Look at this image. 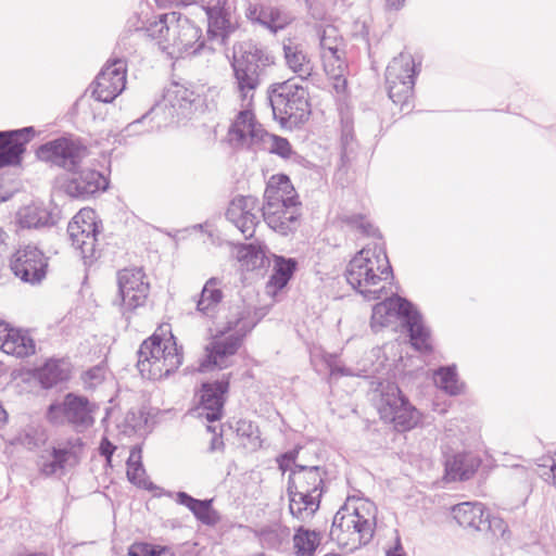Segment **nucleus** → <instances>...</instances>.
<instances>
[{"mask_svg":"<svg viewBox=\"0 0 556 556\" xmlns=\"http://www.w3.org/2000/svg\"><path fill=\"white\" fill-rule=\"evenodd\" d=\"M182 353L169 324H161L138 351L137 367L142 377L162 379L179 368Z\"/></svg>","mask_w":556,"mask_h":556,"instance_id":"nucleus-1","label":"nucleus"},{"mask_svg":"<svg viewBox=\"0 0 556 556\" xmlns=\"http://www.w3.org/2000/svg\"><path fill=\"white\" fill-rule=\"evenodd\" d=\"M265 223L274 231L288 235L294 231L301 217V202L288 176L273 175L265 189L263 205Z\"/></svg>","mask_w":556,"mask_h":556,"instance_id":"nucleus-2","label":"nucleus"},{"mask_svg":"<svg viewBox=\"0 0 556 556\" xmlns=\"http://www.w3.org/2000/svg\"><path fill=\"white\" fill-rule=\"evenodd\" d=\"M392 276L386 251L378 245L363 248L349 263L348 282L359 293L378 299Z\"/></svg>","mask_w":556,"mask_h":556,"instance_id":"nucleus-3","label":"nucleus"},{"mask_svg":"<svg viewBox=\"0 0 556 556\" xmlns=\"http://www.w3.org/2000/svg\"><path fill=\"white\" fill-rule=\"evenodd\" d=\"M144 33L162 51L176 58L193 49L201 38L200 28L178 12L159 15Z\"/></svg>","mask_w":556,"mask_h":556,"instance_id":"nucleus-4","label":"nucleus"},{"mask_svg":"<svg viewBox=\"0 0 556 556\" xmlns=\"http://www.w3.org/2000/svg\"><path fill=\"white\" fill-rule=\"evenodd\" d=\"M376 517L367 501L346 504L334 515L330 535L341 547L354 549L367 543L374 534Z\"/></svg>","mask_w":556,"mask_h":556,"instance_id":"nucleus-5","label":"nucleus"},{"mask_svg":"<svg viewBox=\"0 0 556 556\" xmlns=\"http://www.w3.org/2000/svg\"><path fill=\"white\" fill-rule=\"evenodd\" d=\"M326 470L319 466H296L289 476V509L298 519H308L319 508Z\"/></svg>","mask_w":556,"mask_h":556,"instance_id":"nucleus-6","label":"nucleus"},{"mask_svg":"<svg viewBox=\"0 0 556 556\" xmlns=\"http://www.w3.org/2000/svg\"><path fill=\"white\" fill-rule=\"evenodd\" d=\"M269 100L274 117L282 127H299L311 117L308 90L293 78L273 84L269 88Z\"/></svg>","mask_w":556,"mask_h":556,"instance_id":"nucleus-7","label":"nucleus"},{"mask_svg":"<svg viewBox=\"0 0 556 556\" xmlns=\"http://www.w3.org/2000/svg\"><path fill=\"white\" fill-rule=\"evenodd\" d=\"M417 74L415 59L408 53L394 58L386 71L389 98L401 110L413 109L414 85Z\"/></svg>","mask_w":556,"mask_h":556,"instance_id":"nucleus-8","label":"nucleus"},{"mask_svg":"<svg viewBox=\"0 0 556 556\" xmlns=\"http://www.w3.org/2000/svg\"><path fill=\"white\" fill-rule=\"evenodd\" d=\"M121 306L125 312L143 307L150 296L151 283L142 267H126L116 275Z\"/></svg>","mask_w":556,"mask_h":556,"instance_id":"nucleus-9","label":"nucleus"},{"mask_svg":"<svg viewBox=\"0 0 556 556\" xmlns=\"http://www.w3.org/2000/svg\"><path fill=\"white\" fill-rule=\"evenodd\" d=\"M9 266L15 277L24 282L40 283L47 276L49 258L36 245L18 247L10 256Z\"/></svg>","mask_w":556,"mask_h":556,"instance_id":"nucleus-10","label":"nucleus"},{"mask_svg":"<svg viewBox=\"0 0 556 556\" xmlns=\"http://www.w3.org/2000/svg\"><path fill=\"white\" fill-rule=\"evenodd\" d=\"M495 467V460L486 451L465 450L446 459L445 473L453 481H467L479 470L490 472Z\"/></svg>","mask_w":556,"mask_h":556,"instance_id":"nucleus-11","label":"nucleus"},{"mask_svg":"<svg viewBox=\"0 0 556 556\" xmlns=\"http://www.w3.org/2000/svg\"><path fill=\"white\" fill-rule=\"evenodd\" d=\"M127 63L122 59L108 61L92 84V96L101 102L113 101L125 88Z\"/></svg>","mask_w":556,"mask_h":556,"instance_id":"nucleus-12","label":"nucleus"},{"mask_svg":"<svg viewBox=\"0 0 556 556\" xmlns=\"http://www.w3.org/2000/svg\"><path fill=\"white\" fill-rule=\"evenodd\" d=\"M37 155L41 161L73 170L86 155V149L72 139L59 138L42 144Z\"/></svg>","mask_w":556,"mask_h":556,"instance_id":"nucleus-13","label":"nucleus"},{"mask_svg":"<svg viewBox=\"0 0 556 556\" xmlns=\"http://www.w3.org/2000/svg\"><path fill=\"white\" fill-rule=\"evenodd\" d=\"M93 408L85 396L73 393L65 395L62 404H51L47 412V419L51 424L61 421V413L66 420L76 427H90L93 425Z\"/></svg>","mask_w":556,"mask_h":556,"instance_id":"nucleus-14","label":"nucleus"},{"mask_svg":"<svg viewBox=\"0 0 556 556\" xmlns=\"http://www.w3.org/2000/svg\"><path fill=\"white\" fill-rule=\"evenodd\" d=\"M0 351L9 356L24 359L36 354L37 344L28 329L0 320Z\"/></svg>","mask_w":556,"mask_h":556,"instance_id":"nucleus-15","label":"nucleus"},{"mask_svg":"<svg viewBox=\"0 0 556 556\" xmlns=\"http://www.w3.org/2000/svg\"><path fill=\"white\" fill-rule=\"evenodd\" d=\"M244 333H231L226 336L223 331L212 338L206 346L205 361L201 364V369L226 368L231 365L232 357L236 355L243 342Z\"/></svg>","mask_w":556,"mask_h":556,"instance_id":"nucleus-16","label":"nucleus"},{"mask_svg":"<svg viewBox=\"0 0 556 556\" xmlns=\"http://www.w3.org/2000/svg\"><path fill=\"white\" fill-rule=\"evenodd\" d=\"M67 232L72 245L83 254L93 251L97 241V214L90 207L81 208L68 223Z\"/></svg>","mask_w":556,"mask_h":556,"instance_id":"nucleus-17","label":"nucleus"},{"mask_svg":"<svg viewBox=\"0 0 556 556\" xmlns=\"http://www.w3.org/2000/svg\"><path fill=\"white\" fill-rule=\"evenodd\" d=\"M241 108L242 110L236 115L227 132V140L235 148L258 143L264 131L262 125L256 121L253 106Z\"/></svg>","mask_w":556,"mask_h":556,"instance_id":"nucleus-18","label":"nucleus"},{"mask_svg":"<svg viewBox=\"0 0 556 556\" xmlns=\"http://www.w3.org/2000/svg\"><path fill=\"white\" fill-rule=\"evenodd\" d=\"M70 176L63 184L66 194L72 198H87L109 187L108 178L100 172L91 168L68 170Z\"/></svg>","mask_w":556,"mask_h":556,"instance_id":"nucleus-19","label":"nucleus"},{"mask_svg":"<svg viewBox=\"0 0 556 556\" xmlns=\"http://www.w3.org/2000/svg\"><path fill=\"white\" fill-rule=\"evenodd\" d=\"M258 211V201L251 195H240L233 199L227 210L226 216L244 236L252 238L258 224L256 212Z\"/></svg>","mask_w":556,"mask_h":556,"instance_id":"nucleus-20","label":"nucleus"},{"mask_svg":"<svg viewBox=\"0 0 556 556\" xmlns=\"http://www.w3.org/2000/svg\"><path fill=\"white\" fill-rule=\"evenodd\" d=\"M413 305L400 296L388 298L376 304L371 315V327L379 330L395 325L399 320L405 323L414 313Z\"/></svg>","mask_w":556,"mask_h":556,"instance_id":"nucleus-21","label":"nucleus"},{"mask_svg":"<svg viewBox=\"0 0 556 556\" xmlns=\"http://www.w3.org/2000/svg\"><path fill=\"white\" fill-rule=\"evenodd\" d=\"M229 382L220 380L203 383L200 390L199 409L208 422L218 421L224 414L225 394L228 392Z\"/></svg>","mask_w":556,"mask_h":556,"instance_id":"nucleus-22","label":"nucleus"},{"mask_svg":"<svg viewBox=\"0 0 556 556\" xmlns=\"http://www.w3.org/2000/svg\"><path fill=\"white\" fill-rule=\"evenodd\" d=\"M29 141V129L0 131V168L18 165L25 146Z\"/></svg>","mask_w":556,"mask_h":556,"instance_id":"nucleus-23","label":"nucleus"},{"mask_svg":"<svg viewBox=\"0 0 556 556\" xmlns=\"http://www.w3.org/2000/svg\"><path fill=\"white\" fill-rule=\"evenodd\" d=\"M323 71L332 83L334 92L345 96L348 91L349 64L346 51L319 56Z\"/></svg>","mask_w":556,"mask_h":556,"instance_id":"nucleus-24","label":"nucleus"},{"mask_svg":"<svg viewBox=\"0 0 556 556\" xmlns=\"http://www.w3.org/2000/svg\"><path fill=\"white\" fill-rule=\"evenodd\" d=\"M287 67L302 79H307L314 72V63L303 47L292 39H287L282 46Z\"/></svg>","mask_w":556,"mask_h":556,"instance_id":"nucleus-25","label":"nucleus"},{"mask_svg":"<svg viewBox=\"0 0 556 556\" xmlns=\"http://www.w3.org/2000/svg\"><path fill=\"white\" fill-rule=\"evenodd\" d=\"M237 90L241 101V106H253L254 93L260 85L258 75L255 66L237 61L233 64Z\"/></svg>","mask_w":556,"mask_h":556,"instance_id":"nucleus-26","label":"nucleus"},{"mask_svg":"<svg viewBox=\"0 0 556 556\" xmlns=\"http://www.w3.org/2000/svg\"><path fill=\"white\" fill-rule=\"evenodd\" d=\"M452 513L459 527L471 531H480L488 521L485 508L479 503H460Z\"/></svg>","mask_w":556,"mask_h":556,"instance_id":"nucleus-27","label":"nucleus"},{"mask_svg":"<svg viewBox=\"0 0 556 556\" xmlns=\"http://www.w3.org/2000/svg\"><path fill=\"white\" fill-rule=\"evenodd\" d=\"M273 263V273L266 283V291L268 294L275 296L292 278L296 270L298 262L294 258L275 255Z\"/></svg>","mask_w":556,"mask_h":556,"instance_id":"nucleus-28","label":"nucleus"},{"mask_svg":"<svg viewBox=\"0 0 556 556\" xmlns=\"http://www.w3.org/2000/svg\"><path fill=\"white\" fill-rule=\"evenodd\" d=\"M384 420L393 424L401 431L409 430L418 425L421 414L404 396V403L400 405L396 413H392L389 407H383Z\"/></svg>","mask_w":556,"mask_h":556,"instance_id":"nucleus-29","label":"nucleus"},{"mask_svg":"<svg viewBox=\"0 0 556 556\" xmlns=\"http://www.w3.org/2000/svg\"><path fill=\"white\" fill-rule=\"evenodd\" d=\"M126 467V476L130 483L143 490L154 489L142 465L141 448L139 446H134L130 450Z\"/></svg>","mask_w":556,"mask_h":556,"instance_id":"nucleus-30","label":"nucleus"},{"mask_svg":"<svg viewBox=\"0 0 556 556\" xmlns=\"http://www.w3.org/2000/svg\"><path fill=\"white\" fill-rule=\"evenodd\" d=\"M319 56L346 51V43L338 27L324 26L318 33Z\"/></svg>","mask_w":556,"mask_h":556,"instance_id":"nucleus-31","label":"nucleus"},{"mask_svg":"<svg viewBox=\"0 0 556 556\" xmlns=\"http://www.w3.org/2000/svg\"><path fill=\"white\" fill-rule=\"evenodd\" d=\"M223 298L224 294L220 282L216 278L208 279L198 301V311L205 315L214 314Z\"/></svg>","mask_w":556,"mask_h":556,"instance_id":"nucleus-32","label":"nucleus"},{"mask_svg":"<svg viewBox=\"0 0 556 556\" xmlns=\"http://www.w3.org/2000/svg\"><path fill=\"white\" fill-rule=\"evenodd\" d=\"M409 331V339L412 345L419 352H431V337L429 330L424 326L421 318L417 312L414 311L412 316L406 321Z\"/></svg>","mask_w":556,"mask_h":556,"instance_id":"nucleus-33","label":"nucleus"},{"mask_svg":"<svg viewBox=\"0 0 556 556\" xmlns=\"http://www.w3.org/2000/svg\"><path fill=\"white\" fill-rule=\"evenodd\" d=\"M181 503L187 506L203 523L213 526L218 522L219 515L212 507V501H200L185 493L180 494Z\"/></svg>","mask_w":556,"mask_h":556,"instance_id":"nucleus-34","label":"nucleus"},{"mask_svg":"<svg viewBox=\"0 0 556 556\" xmlns=\"http://www.w3.org/2000/svg\"><path fill=\"white\" fill-rule=\"evenodd\" d=\"M320 534L314 530L299 528L293 535L295 556H314L320 544Z\"/></svg>","mask_w":556,"mask_h":556,"instance_id":"nucleus-35","label":"nucleus"},{"mask_svg":"<svg viewBox=\"0 0 556 556\" xmlns=\"http://www.w3.org/2000/svg\"><path fill=\"white\" fill-rule=\"evenodd\" d=\"M68 372L62 368L61 361L49 359L38 370V379L45 388H51L66 380Z\"/></svg>","mask_w":556,"mask_h":556,"instance_id":"nucleus-36","label":"nucleus"},{"mask_svg":"<svg viewBox=\"0 0 556 556\" xmlns=\"http://www.w3.org/2000/svg\"><path fill=\"white\" fill-rule=\"evenodd\" d=\"M402 403H404V394L396 384L389 383L383 387L377 402V409L381 419L384 420L383 407H389L392 413H396Z\"/></svg>","mask_w":556,"mask_h":556,"instance_id":"nucleus-37","label":"nucleus"},{"mask_svg":"<svg viewBox=\"0 0 556 556\" xmlns=\"http://www.w3.org/2000/svg\"><path fill=\"white\" fill-rule=\"evenodd\" d=\"M258 143H262L265 150L282 159H289L293 154L292 146L287 138L269 134L265 129Z\"/></svg>","mask_w":556,"mask_h":556,"instance_id":"nucleus-38","label":"nucleus"},{"mask_svg":"<svg viewBox=\"0 0 556 556\" xmlns=\"http://www.w3.org/2000/svg\"><path fill=\"white\" fill-rule=\"evenodd\" d=\"M435 384L451 395L459 394L463 384L459 383L455 368L442 367L434 374Z\"/></svg>","mask_w":556,"mask_h":556,"instance_id":"nucleus-39","label":"nucleus"},{"mask_svg":"<svg viewBox=\"0 0 556 556\" xmlns=\"http://www.w3.org/2000/svg\"><path fill=\"white\" fill-rule=\"evenodd\" d=\"M262 18L274 33L285 29L292 22V17L289 14L277 8H269L263 11Z\"/></svg>","mask_w":556,"mask_h":556,"instance_id":"nucleus-40","label":"nucleus"},{"mask_svg":"<svg viewBox=\"0 0 556 556\" xmlns=\"http://www.w3.org/2000/svg\"><path fill=\"white\" fill-rule=\"evenodd\" d=\"M129 556H174L170 548L150 543H134L128 551Z\"/></svg>","mask_w":556,"mask_h":556,"instance_id":"nucleus-41","label":"nucleus"},{"mask_svg":"<svg viewBox=\"0 0 556 556\" xmlns=\"http://www.w3.org/2000/svg\"><path fill=\"white\" fill-rule=\"evenodd\" d=\"M236 29L235 24L222 13H218L211 17L208 31L213 37H220L222 39L227 38Z\"/></svg>","mask_w":556,"mask_h":556,"instance_id":"nucleus-42","label":"nucleus"},{"mask_svg":"<svg viewBox=\"0 0 556 556\" xmlns=\"http://www.w3.org/2000/svg\"><path fill=\"white\" fill-rule=\"evenodd\" d=\"M206 432L211 435L206 451L208 453L223 452L224 443V426L222 424L207 425Z\"/></svg>","mask_w":556,"mask_h":556,"instance_id":"nucleus-43","label":"nucleus"},{"mask_svg":"<svg viewBox=\"0 0 556 556\" xmlns=\"http://www.w3.org/2000/svg\"><path fill=\"white\" fill-rule=\"evenodd\" d=\"M299 451L292 450L279 455L276 458V463L278 468L285 473L288 470H294L296 468V459H298Z\"/></svg>","mask_w":556,"mask_h":556,"instance_id":"nucleus-44","label":"nucleus"},{"mask_svg":"<svg viewBox=\"0 0 556 556\" xmlns=\"http://www.w3.org/2000/svg\"><path fill=\"white\" fill-rule=\"evenodd\" d=\"M99 450L101 455L105 457L106 466L112 467V456L116 446L108 438H103L100 442Z\"/></svg>","mask_w":556,"mask_h":556,"instance_id":"nucleus-45","label":"nucleus"},{"mask_svg":"<svg viewBox=\"0 0 556 556\" xmlns=\"http://www.w3.org/2000/svg\"><path fill=\"white\" fill-rule=\"evenodd\" d=\"M52 456H53L54 462L58 463L60 466H62L63 463L66 462L67 451L54 448L52 452Z\"/></svg>","mask_w":556,"mask_h":556,"instance_id":"nucleus-46","label":"nucleus"},{"mask_svg":"<svg viewBox=\"0 0 556 556\" xmlns=\"http://www.w3.org/2000/svg\"><path fill=\"white\" fill-rule=\"evenodd\" d=\"M404 4L405 0H386V7L389 10H400Z\"/></svg>","mask_w":556,"mask_h":556,"instance_id":"nucleus-47","label":"nucleus"},{"mask_svg":"<svg viewBox=\"0 0 556 556\" xmlns=\"http://www.w3.org/2000/svg\"><path fill=\"white\" fill-rule=\"evenodd\" d=\"M8 421V413L3 408V406L0 404V426L5 425Z\"/></svg>","mask_w":556,"mask_h":556,"instance_id":"nucleus-48","label":"nucleus"},{"mask_svg":"<svg viewBox=\"0 0 556 556\" xmlns=\"http://www.w3.org/2000/svg\"><path fill=\"white\" fill-rule=\"evenodd\" d=\"M194 2H195V0H178V4L182 5V7L190 5V4L194 3Z\"/></svg>","mask_w":556,"mask_h":556,"instance_id":"nucleus-49","label":"nucleus"},{"mask_svg":"<svg viewBox=\"0 0 556 556\" xmlns=\"http://www.w3.org/2000/svg\"><path fill=\"white\" fill-rule=\"evenodd\" d=\"M240 319H236L235 321H229V326L227 327V331H230L231 329L236 328L239 325Z\"/></svg>","mask_w":556,"mask_h":556,"instance_id":"nucleus-50","label":"nucleus"},{"mask_svg":"<svg viewBox=\"0 0 556 556\" xmlns=\"http://www.w3.org/2000/svg\"><path fill=\"white\" fill-rule=\"evenodd\" d=\"M5 242V233L3 231V229L0 227V248L4 244Z\"/></svg>","mask_w":556,"mask_h":556,"instance_id":"nucleus-51","label":"nucleus"},{"mask_svg":"<svg viewBox=\"0 0 556 556\" xmlns=\"http://www.w3.org/2000/svg\"><path fill=\"white\" fill-rule=\"evenodd\" d=\"M388 556H403V555H401V554L399 553V551H397V549H395V551H393V552H390V553L388 554Z\"/></svg>","mask_w":556,"mask_h":556,"instance_id":"nucleus-52","label":"nucleus"}]
</instances>
